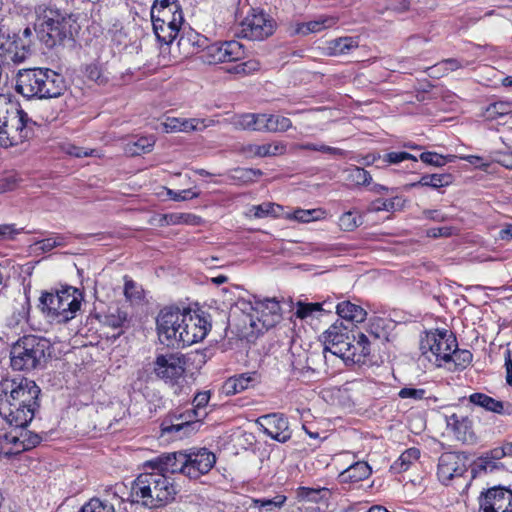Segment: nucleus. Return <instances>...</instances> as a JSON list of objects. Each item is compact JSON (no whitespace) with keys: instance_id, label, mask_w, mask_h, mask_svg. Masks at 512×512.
Returning <instances> with one entry per match:
<instances>
[{"instance_id":"ea45409f","label":"nucleus","mask_w":512,"mask_h":512,"mask_svg":"<svg viewBox=\"0 0 512 512\" xmlns=\"http://www.w3.org/2000/svg\"><path fill=\"white\" fill-rule=\"evenodd\" d=\"M154 33L159 42L166 45L171 44L181 31V27H171L168 25L152 22Z\"/></svg>"},{"instance_id":"f03ea898","label":"nucleus","mask_w":512,"mask_h":512,"mask_svg":"<svg viewBox=\"0 0 512 512\" xmlns=\"http://www.w3.org/2000/svg\"><path fill=\"white\" fill-rule=\"evenodd\" d=\"M174 482L156 470L144 472L132 482L128 500L149 509L159 508L174 500Z\"/></svg>"},{"instance_id":"7c9ffc66","label":"nucleus","mask_w":512,"mask_h":512,"mask_svg":"<svg viewBox=\"0 0 512 512\" xmlns=\"http://www.w3.org/2000/svg\"><path fill=\"white\" fill-rule=\"evenodd\" d=\"M371 472L372 469L367 462L359 461L345 469L340 478L344 483H357L367 479Z\"/></svg>"},{"instance_id":"e2e57ef3","label":"nucleus","mask_w":512,"mask_h":512,"mask_svg":"<svg viewBox=\"0 0 512 512\" xmlns=\"http://www.w3.org/2000/svg\"><path fill=\"white\" fill-rule=\"evenodd\" d=\"M496 468H497L496 462L493 459H491L488 455L485 454L484 456L479 457L474 462L473 470L475 472H478V473H480V472H492Z\"/></svg>"},{"instance_id":"5fc2aeb1","label":"nucleus","mask_w":512,"mask_h":512,"mask_svg":"<svg viewBox=\"0 0 512 512\" xmlns=\"http://www.w3.org/2000/svg\"><path fill=\"white\" fill-rule=\"evenodd\" d=\"M384 324L385 320L383 318L376 317L371 319L367 330L368 334L375 339L386 340L387 331L385 330Z\"/></svg>"},{"instance_id":"cd10ccee","label":"nucleus","mask_w":512,"mask_h":512,"mask_svg":"<svg viewBox=\"0 0 512 512\" xmlns=\"http://www.w3.org/2000/svg\"><path fill=\"white\" fill-rule=\"evenodd\" d=\"M337 21L338 18L333 16H320L319 18L309 22L298 23L295 28V33L303 36L311 33H318L333 27Z\"/></svg>"},{"instance_id":"4468645a","label":"nucleus","mask_w":512,"mask_h":512,"mask_svg":"<svg viewBox=\"0 0 512 512\" xmlns=\"http://www.w3.org/2000/svg\"><path fill=\"white\" fill-rule=\"evenodd\" d=\"M182 326L178 335L179 347L190 346L205 338L211 324L202 316L183 310Z\"/></svg>"},{"instance_id":"de8ad7c7","label":"nucleus","mask_w":512,"mask_h":512,"mask_svg":"<svg viewBox=\"0 0 512 512\" xmlns=\"http://www.w3.org/2000/svg\"><path fill=\"white\" fill-rule=\"evenodd\" d=\"M512 112V103L507 101H498L490 104L486 109V117L494 120L498 117L508 115Z\"/></svg>"},{"instance_id":"9b49d317","label":"nucleus","mask_w":512,"mask_h":512,"mask_svg":"<svg viewBox=\"0 0 512 512\" xmlns=\"http://www.w3.org/2000/svg\"><path fill=\"white\" fill-rule=\"evenodd\" d=\"M183 310L178 307L163 308L157 319V332L161 343L179 347L178 335L182 326Z\"/></svg>"},{"instance_id":"3c124183","label":"nucleus","mask_w":512,"mask_h":512,"mask_svg":"<svg viewBox=\"0 0 512 512\" xmlns=\"http://www.w3.org/2000/svg\"><path fill=\"white\" fill-rule=\"evenodd\" d=\"M292 122L289 118L268 114V123H267V131L266 132H284L291 128Z\"/></svg>"},{"instance_id":"c03bdc74","label":"nucleus","mask_w":512,"mask_h":512,"mask_svg":"<svg viewBox=\"0 0 512 512\" xmlns=\"http://www.w3.org/2000/svg\"><path fill=\"white\" fill-rule=\"evenodd\" d=\"M345 172L346 179L355 185H369L372 181L370 173L364 168L352 165Z\"/></svg>"},{"instance_id":"774afa93","label":"nucleus","mask_w":512,"mask_h":512,"mask_svg":"<svg viewBox=\"0 0 512 512\" xmlns=\"http://www.w3.org/2000/svg\"><path fill=\"white\" fill-rule=\"evenodd\" d=\"M260 63L256 60H248L246 62L240 63L233 67L230 72L236 73V74H250L252 72H255L259 70Z\"/></svg>"},{"instance_id":"b1692460","label":"nucleus","mask_w":512,"mask_h":512,"mask_svg":"<svg viewBox=\"0 0 512 512\" xmlns=\"http://www.w3.org/2000/svg\"><path fill=\"white\" fill-rule=\"evenodd\" d=\"M446 424L447 429L458 441L466 444L475 442L476 437L473 431V422L468 416L453 413L446 417Z\"/></svg>"},{"instance_id":"79ce46f5","label":"nucleus","mask_w":512,"mask_h":512,"mask_svg":"<svg viewBox=\"0 0 512 512\" xmlns=\"http://www.w3.org/2000/svg\"><path fill=\"white\" fill-rule=\"evenodd\" d=\"M353 348H355V358L359 359V361H349L352 364L364 362V359L370 355V341L366 334L359 333L357 337L355 336V341L353 342Z\"/></svg>"},{"instance_id":"338daca9","label":"nucleus","mask_w":512,"mask_h":512,"mask_svg":"<svg viewBox=\"0 0 512 512\" xmlns=\"http://www.w3.org/2000/svg\"><path fill=\"white\" fill-rule=\"evenodd\" d=\"M420 457V451L417 448H409L406 451H404L399 459L398 462L401 465L402 470H406L411 463L418 460Z\"/></svg>"},{"instance_id":"4be33fe9","label":"nucleus","mask_w":512,"mask_h":512,"mask_svg":"<svg viewBox=\"0 0 512 512\" xmlns=\"http://www.w3.org/2000/svg\"><path fill=\"white\" fill-rule=\"evenodd\" d=\"M466 470L464 459L457 453L445 452L439 457L437 476L445 485L453 478L462 476Z\"/></svg>"},{"instance_id":"37998d69","label":"nucleus","mask_w":512,"mask_h":512,"mask_svg":"<svg viewBox=\"0 0 512 512\" xmlns=\"http://www.w3.org/2000/svg\"><path fill=\"white\" fill-rule=\"evenodd\" d=\"M473 355L469 350L458 349L454 347L451 356H449V362L447 364H453L455 370H463L470 365L472 362Z\"/></svg>"},{"instance_id":"09e8293b","label":"nucleus","mask_w":512,"mask_h":512,"mask_svg":"<svg viewBox=\"0 0 512 512\" xmlns=\"http://www.w3.org/2000/svg\"><path fill=\"white\" fill-rule=\"evenodd\" d=\"M362 224V217L357 212L348 211L339 217L338 225L343 231H353Z\"/></svg>"},{"instance_id":"0e129e2a","label":"nucleus","mask_w":512,"mask_h":512,"mask_svg":"<svg viewBox=\"0 0 512 512\" xmlns=\"http://www.w3.org/2000/svg\"><path fill=\"white\" fill-rule=\"evenodd\" d=\"M124 295L131 302L137 301L142 298V290L133 280L125 278Z\"/></svg>"},{"instance_id":"864d4df0","label":"nucleus","mask_w":512,"mask_h":512,"mask_svg":"<svg viewBox=\"0 0 512 512\" xmlns=\"http://www.w3.org/2000/svg\"><path fill=\"white\" fill-rule=\"evenodd\" d=\"M299 148L302 150L319 151V152H323V153H327V154H331L333 156H339V157H343L346 155V151H344L343 149L331 147V146L324 145V144L305 143V144H301L299 146Z\"/></svg>"},{"instance_id":"13d9d810","label":"nucleus","mask_w":512,"mask_h":512,"mask_svg":"<svg viewBox=\"0 0 512 512\" xmlns=\"http://www.w3.org/2000/svg\"><path fill=\"white\" fill-rule=\"evenodd\" d=\"M401 199L395 197L392 199H377L372 202V210L374 211H394L400 206Z\"/></svg>"},{"instance_id":"0eeeda50","label":"nucleus","mask_w":512,"mask_h":512,"mask_svg":"<svg viewBox=\"0 0 512 512\" xmlns=\"http://www.w3.org/2000/svg\"><path fill=\"white\" fill-rule=\"evenodd\" d=\"M35 123L21 108L0 119V147L17 146L28 140Z\"/></svg>"},{"instance_id":"dca6fc26","label":"nucleus","mask_w":512,"mask_h":512,"mask_svg":"<svg viewBox=\"0 0 512 512\" xmlns=\"http://www.w3.org/2000/svg\"><path fill=\"white\" fill-rule=\"evenodd\" d=\"M186 369L185 356L180 353H166L156 356L153 362L155 375L165 382L172 384L180 379Z\"/></svg>"},{"instance_id":"ddd939ff","label":"nucleus","mask_w":512,"mask_h":512,"mask_svg":"<svg viewBox=\"0 0 512 512\" xmlns=\"http://www.w3.org/2000/svg\"><path fill=\"white\" fill-rule=\"evenodd\" d=\"M274 20L263 11L252 10L241 21L238 33L249 40H264L275 30Z\"/></svg>"},{"instance_id":"c85d7f7f","label":"nucleus","mask_w":512,"mask_h":512,"mask_svg":"<svg viewBox=\"0 0 512 512\" xmlns=\"http://www.w3.org/2000/svg\"><path fill=\"white\" fill-rule=\"evenodd\" d=\"M245 153L254 157H270L282 155L286 151V145L283 142L275 141L262 145L249 144L244 148Z\"/></svg>"},{"instance_id":"c756f323","label":"nucleus","mask_w":512,"mask_h":512,"mask_svg":"<svg viewBox=\"0 0 512 512\" xmlns=\"http://www.w3.org/2000/svg\"><path fill=\"white\" fill-rule=\"evenodd\" d=\"M336 313L342 319L352 323H361L367 316V312L363 307L351 301L339 302L336 306Z\"/></svg>"},{"instance_id":"f3484780","label":"nucleus","mask_w":512,"mask_h":512,"mask_svg":"<svg viewBox=\"0 0 512 512\" xmlns=\"http://www.w3.org/2000/svg\"><path fill=\"white\" fill-rule=\"evenodd\" d=\"M479 512H512V491L497 486L479 496Z\"/></svg>"},{"instance_id":"2eb2a0df","label":"nucleus","mask_w":512,"mask_h":512,"mask_svg":"<svg viewBox=\"0 0 512 512\" xmlns=\"http://www.w3.org/2000/svg\"><path fill=\"white\" fill-rule=\"evenodd\" d=\"M245 57L244 46L236 41H224L210 44L201 54V60L209 65L223 62L240 61Z\"/></svg>"},{"instance_id":"052dcab7","label":"nucleus","mask_w":512,"mask_h":512,"mask_svg":"<svg viewBox=\"0 0 512 512\" xmlns=\"http://www.w3.org/2000/svg\"><path fill=\"white\" fill-rule=\"evenodd\" d=\"M40 437L36 434H28V432L21 431L20 435L17 434V444L23 447V452L35 447L40 443Z\"/></svg>"},{"instance_id":"c9c22d12","label":"nucleus","mask_w":512,"mask_h":512,"mask_svg":"<svg viewBox=\"0 0 512 512\" xmlns=\"http://www.w3.org/2000/svg\"><path fill=\"white\" fill-rule=\"evenodd\" d=\"M453 177L451 174H430L423 175L419 181L411 183V187H431L438 189L441 187L448 186L452 183Z\"/></svg>"},{"instance_id":"72a5a7b5","label":"nucleus","mask_w":512,"mask_h":512,"mask_svg":"<svg viewBox=\"0 0 512 512\" xmlns=\"http://www.w3.org/2000/svg\"><path fill=\"white\" fill-rule=\"evenodd\" d=\"M287 497L284 494H277L273 498H253L251 507L259 512H277L286 503Z\"/></svg>"},{"instance_id":"7ed1b4c3","label":"nucleus","mask_w":512,"mask_h":512,"mask_svg":"<svg viewBox=\"0 0 512 512\" xmlns=\"http://www.w3.org/2000/svg\"><path fill=\"white\" fill-rule=\"evenodd\" d=\"M15 90L27 99H50L66 90L64 77L45 67L20 69L16 75Z\"/></svg>"},{"instance_id":"a19ab883","label":"nucleus","mask_w":512,"mask_h":512,"mask_svg":"<svg viewBox=\"0 0 512 512\" xmlns=\"http://www.w3.org/2000/svg\"><path fill=\"white\" fill-rule=\"evenodd\" d=\"M470 65L469 61L459 60L456 58H448L440 61L430 68L431 74L436 75L439 73L453 72L458 69L467 67Z\"/></svg>"},{"instance_id":"8fccbe9b","label":"nucleus","mask_w":512,"mask_h":512,"mask_svg":"<svg viewBox=\"0 0 512 512\" xmlns=\"http://www.w3.org/2000/svg\"><path fill=\"white\" fill-rule=\"evenodd\" d=\"M323 310L321 303H306L302 301H298L296 303V311L294 315L301 319H308L314 316L315 313L321 312Z\"/></svg>"},{"instance_id":"aec40b11","label":"nucleus","mask_w":512,"mask_h":512,"mask_svg":"<svg viewBox=\"0 0 512 512\" xmlns=\"http://www.w3.org/2000/svg\"><path fill=\"white\" fill-rule=\"evenodd\" d=\"M186 476L190 479H198L207 474L215 465V455L206 448L193 449L186 452Z\"/></svg>"},{"instance_id":"603ef678","label":"nucleus","mask_w":512,"mask_h":512,"mask_svg":"<svg viewBox=\"0 0 512 512\" xmlns=\"http://www.w3.org/2000/svg\"><path fill=\"white\" fill-rule=\"evenodd\" d=\"M80 512H115V507L107 500L92 498L83 505Z\"/></svg>"},{"instance_id":"f704fd0d","label":"nucleus","mask_w":512,"mask_h":512,"mask_svg":"<svg viewBox=\"0 0 512 512\" xmlns=\"http://www.w3.org/2000/svg\"><path fill=\"white\" fill-rule=\"evenodd\" d=\"M23 452V447L17 444V434L9 432L0 435V458H10Z\"/></svg>"},{"instance_id":"680f3d73","label":"nucleus","mask_w":512,"mask_h":512,"mask_svg":"<svg viewBox=\"0 0 512 512\" xmlns=\"http://www.w3.org/2000/svg\"><path fill=\"white\" fill-rule=\"evenodd\" d=\"M167 195L174 201H186L199 197L200 192L195 189L189 188L180 191H174L172 189L167 190Z\"/></svg>"},{"instance_id":"423d86ee","label":"nucleus","mask_w":512,"mask_h":512,"mask_svg":"<svg viewBox=\"0 0 512 512\" xmlns=\"http://www.w3.org/2000/svg\"><path fill=\"white\" fill-rule=\"evenodd\" d=\"M49 342L37 335H24L11 347L10 362L13 370L31 371L41 366Z\"/></svg>"},{"instance_id":"6e6d98bb","label":"nucleus","mask_w":512,"mask_h":512,"mask_svg":"<svg viewBox=\"0 0 512 512\" xmlns=\"http://www.w3.org/2000/svg\"><path fill=\"white\" fill-rule=\"evenodd\" d=\"M411 160L414 162L418 161V158L408 152L404 151H393L383 156V161L387 164H399L403 161Z\"/></svg>"},{"instance_id":"5701e85b","label":"nucleus","mask_w":512,"mask_h":512,"mask_svg":"<svg viewBox=\"0 0 512 512\" xmlns=\"http://www.w3.org/2000/svg\"><path fill=\"white\" fill-rule=\"evenodd\" d=\"M180 32L177 46L181 55L185 58L197 54L200 51L203 54L204 50L209 46L208 38L190 27L181 28Z\"/></svg>"},{"instance_id":"a18cd8bd","label":"nucleus","mask_w":512,"mask_h":512,"mask_svg":"<svg viewBox=\"0 0 512 512\" xmlns=\"http://www.w3.org/2000/svg\"><path fill=\"white\" fill-rule=\"evenodd\" d=\"M456 158H457V156H455V155L444 156V155L438 154L436 152H431V151L423 152L419 156V159L423 163L432 165L435 167H442V166L446 165L447 163L453 162Z\"/></svg>"},{"instance_id":"4d7b16f0","label":"nucleus","mask_w":512,"mask_h":512,"mask_svg":"<svg viewBox=\"0 0 512 512\" xmlns=\"http://www.w3.org/2000/svg\"><path fill=\"white\" fill-rule=\"evenodd\" d=\"M128 321L127 313L116 309L105 317V323L112 328H121Z\"/></svg>"},{"instance_id":"bf43d9fd","label":"nucleus","mask_w":512,"mask_h":512,"mask_svg":"<svg viewBox=\"0 0 512 512\" xmlns=\"http://www.w3.org/2000/svg\"><path fill=\"white\" fill-rule=\"evenodd\" d=\"M427 391L423 388L404 387L398 392L401 399L419 401L426 398Z\"/></svg>"},{"instance_id":"473e14b6","label":"nucleus","mask_w":512,"mask_h":512,"mask_svg":"<svg viewBox=\"0 0 512 512\" xmlns=\"http://www.w3.org/2000/svg\"><path fill=\"white\" fill-rule=\"evenodd\" d=\"M152 22H157L158 24L168 25L171 27H181L184 23V17L181 7L179 9L174 10H160L151 15Z\"/></svg>"},{"instance_id":"69168bd1","label":"nucleus","mask_w":512,"mask_h":512,"mask_svg":"<svg viewBox=\"0 0 512 512\" xmlns=\"http://www.w3.org/2000/svg\"><path fill=\"white\" fill-rule=\"evenodd\" d=\"M181 130L179 132H191V131H197V130H203L207 127V124H205V120L198 119V118H191V119H185L182 118L181 120Z\"/></svg>"},{"instance_id":"49530a36","label":"nucleus","mask_w":512,"mask_h":512,"mask_svg":"<svg viewBox=\"0 0 512 512\" xmlns=\"http://www.w3.org/2000/svg\"><path fill=\"white\" fill-rule=\"evenodd\" d=\"M66 244L65 237L60 234H52L51 236L38 240L34 243L35 249L42 252H49L56 247H62Z\"/></svg>"},{"instance_id":"412c9836","label":"nucleus","mask_w":512,"mask_h":512,"mask_svg":"<svg viewBox=\"0 0 512 512\" xmlns=\"http://www.w3.org/2000/svg\"><path fill=\"white\" fill-rule=\"evenodd\" d=\"M263 432L271 439L285 443L291 438V431L287 418L283 414L271 413L258 419Z\"/></svg>"},{"instance_id":"f257e3e1","label":"nucleus","mask_w":512,"mask_h":512,"mask_svg":"<svg viewBox=\"0 0 512 512\" xmlns=\"http://www.w3.org/2000/svg\"><path fill=\"white\" fill-rule=\"evenodd\" d=\"M40 388L28 378L4 379L0 382V416L15 428L26 427L39 408Z\"/></svg>"},{"instance_id":"39448f33","label":"nucleus","mask_w":512,"mask_h":512,"mask_svg":"<svg viewBox=\"0 0 512 512\" xmlns=\"http://www.w3.org/2000/svg\"><path fill=\"white\" fill-rule=\"evenodd\" d=\"M83 301L82 292L72 286L61 290L43 292L39 298V308L50 323H67L76 317Z\"/></svg>"},{"instance_id":"e433bc0d","label":"nucleus","mask_w":512,"mask_h":512,"mask_svg":"<svg viewBox=\"0 0 512 512\" xmlns=\"http://www.w3.org/2000/svg\"><path fill=\"white\" fill-rule=\"evenodd\" d=\"M154 145V136H142L127 142L125 145V152L131 156H137L151 152Z\"/></svg>"},{"instance_id":"1a4fd4ad","label":"nucleus","mask_w":512,"mask_h":512,"mask_svg":"<svg viewBox=\"0 0 512 512\" xmlns=\"http://www.w3.org/2000/svg\"><path fill=\"white\" fill-rule=\"evenodd\" d=\"M250 326L257 331L268 330L274 327L281 320V306L276 298L259 299L249 303Z\"/></svg>"},{"instance_id":"6ab92c4d","label":"nucleus","mask_w":512,"mask_h":512,"mask_svg":"<svg viewBox=\"0 0 512 512\" xmlns=\"http://www.w3.org/2000/svg\"><path fill=\"white\" fill-rule=\"evenodd\" d=\"M186 464V452L177 451L161 454L145 462L144 466L147 469L156 470L165 475L167 473H181L186 476Z\"/></svg>"},{"instance_id":"6e6552de","label":"nucleus","mask_w":512,"mask_h":512,"mask_svg":"<svg viewBox=\"0 0 512 512\" xmlns=\"http://www.w3.org/2000/svg\"><path fill=\"white\" fill-rule=\"evenodd\" d=\"M324 338V356L326 353L341 358L343 361H359L355 358V348L353 342L355 336H350V330L342 321L332 324L323 334Z\"/></svg>"},{"instance_id":"a878e982","label":"nucleus","mask_w":512,"mask_h":512,"mask_svg":"<svg viewBox=\"0 0 512 512\" xmlns=\"http://www.w3.org/2000/svg\"><path fill=\"white\" fill-rule=\"evenodd\" d=\"M469 402L479 406L486 411L497 413L500 415H509L511 413V405L503 401H499L484 393H473L469 396Z\"/></svg>"},{"instance_id":"4c0bfd02","label":"nucleus","mask_w":512,"mask_h":512,"mask_svg":"<svg viewBox=\"0 0 512 512\" xmlns=\"http://www.w3.org/2000/svg\"><path fill=\"white\" fill-rule=\"evenodd\" d=\"M249 212L252 213L255 218H279L285 216L283 207L272 202H264L259 205H253Z\"/></svg>"},{"instance_id":"2f4dec72","label":"nucleus","mask_w":512,"mask_h":512,"mask_svg":"<svg viewBox=\"0 0 512 512\" xmlns=\"http://www.w3.org/2000/svg\"><path fill=\"white\" fill-rule=\"evenodd\" d=\"M358 37H339L327 42V51L330 56H340L348 54L353 49L358 48Z\"/></svg>"},{"instance_id":"bb28decb","label":"nucleus","mask_w":512,"mask_h":512,"mask_svg":"<svg viewBox=\"0 0 512 512\" xmlns=\"http://www.w3.org/2000/svg\"><path fill=\"white\" fill-rule=\"evenodd\" d=\"M268 114L246 113L235 118L234 125L243 130L266 132Z\"/></svg>"},{"instance_id":"a211bd4d","label":"nucleus","mask_w":512,"mask_h":512,"mask_svg":"<svg viewBox=\"0 0 512 512\" xmlns=\"http://www.w3.org/2000/svg\"><path fill=\"white\" fill-rule=\"evenodd\" d=\"M31 54L16 35L9 31L0 30V57L7 63L20 64Z\"/></svg>"},{"instance_id":"58836bf2","label":"nucleus","mask_w":512,"mask_h":512,"mask_svg":"<svg viewBox=\"0 0 512 512\" xmlns=\"http://www.w3.org/2000/svg\"><path fill=\"white\" fill-rule=\"evenodd\" d=\"M325 217V211L318 209H296L291 213H285L284 218L301 223L317 221Z\"/></svg>"},{"instance_id":"f8f14e48","label":"nucleus","mask_w":512,"mask_h":512,"mask_svg":"<svg viewBox=\"0 0 512 512\" xmlns=\"http://www.w3.org/2000/svg\"><path fill=\"white\" fill-rule=\"evenodd\" d=\"M454 347H457L456 337L448 330L428 332L421 340L420 349L423 354L431 352L437 361L449 362Z\"/></svg>"},{"instance_id":"9d476101","label":"nucleus","mask_w":512,"mask_h":512,"mask_svg":"<svg viewBox=\"0 0 512 512\" xmlns=\"http://www.w3.org/2000/svg\"><path fill=\"white\" fill-rule=\"evenodd\" d=\"M210 400V392L203 391L195 395L193 399V409L188 410L179 416H175V423H168L165 420L161 424V431L163 434H172L184 431L183 434H187L192 424L198 422L202 417L206 415L205 407Z\"/></svg>"},{"instance_id":"393cba45","label":"nucleus","mask_w":512,"mask_h":512,"mask_svg":"<svg viewBox=\"0 0 512 512\" xmlns=\"http://www.w3.org/2000/svg\"><path fill=\"white\" fill-rule=\"evenodd\" d=\"M258 382L257 372H247L228 378L223 384L226 395H235L254 386Z\"/></svg>"},{"instance_id":"20e7f679","label":"nucleus","mask_w":512,"mask_h":512,"mask_svg":"<svg viewBox=\"0 0 512 512\" xmlns=\"http://www.w3.org/2000/svg\"><path fill=\"white\" fill-rule=\"evenodd\" d=\"M35 13V30L46 47L53 48L73 37L77 23L72 15L46 5L37 6Z\"/></svg>"}]
</instances>
